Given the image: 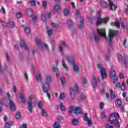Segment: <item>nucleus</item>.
Wrapping results in <instances>:
<instances>
[{"label":"nucleus","mask_w":128,"mask_h":128,"mask_svg":"<svg viewBox=\"0 0 128 128\" xmlns=\"http://www.w3.org/2000/svg\"><path fill=\"white\" fill-rule=\"evenodd\" d=\"M97 32L100 36L106 38V40L108 44V54H106V60L110 62V52L112 50V29H110L108 33V38H106V29H98Z\"/></svg>","instance_id":"nucleus-1"},{"label":"nucleus","mask_w":128,"mask_h":128,"mask_svg":"<svg viewBox=\"0 0 128 128\" xmlns=\"http://www.w3.org/2000/svg\"><path fill=\"white\" fill-rule=\"evenodd\" d=\"M100 14H102V11L99 10L97 12V24L98 26H100V24H106L110 20V18L108 17H106L104 18H100Z\"/></svg>","instance_id":"nucleus-2"},{"label":"nucleus","mask_w":128,"mask_h":128,"mask_svg":"<svg viewBox=\"0 0 128 128\" xmlns=\"http://www.w3.org/2000/svg\"><path fill=\"white\" fill-rule=\"evenodd\" d=\"M67 58L71 64H72V66H73V70L75 72L78 74L80 72V68H78V66H76V62L74 61V56L72 55H68L67 56Z\"/></svg>","instance_id":"nucleus-3"},{"label":"nucleus","mask_w":128,"mask_h":128,"mask_svg":"<svg viewBox=\"0 0 128 128\" xmlns=\"http://www.w3.org/2000/svg\"><path fill=\"white\" fill-rule=\"evenodd\" d=\"M97 67L100 70V76L102 78V79L103 80H104L106 79V78H108V75L106 74V68H103L102 66V64H97Z\"/></svg>","instance_id":"nucleus-4"},{"label":"nucleus","mask_w":128,"mask_h":128,"mask_svg":"<svg viewBox=\"0 0 128 128\" xmlns=\"http://www.w3.org/2000/svg\"><path fill=\"white\" fill-rule=\"evenodd\" d=\"M112 124L116 128H118L120 126V122H118V118H120V114L118 112L112 113Z\"/></svg>","instance_id":"nucleus-5"},{"label":"nucleus","mask_w":128,"mask_h":128,"mask_svg":"<svg viewBox=\"0 0 128 128\" xmlns=\"http://www.w3.org/2000/svg\"><path fill=\"white\" fill-rule=\"evenodd\" d=\"M112 80L113 84L115 86L116 88H118L120 82H118V77L116 76V73L114 70H112Z\"/></svg>","instance_id":"nucleus-6"},{"label":"nucleus","mask_w":128,"mask_h":128,"mask_svg":"<svg viewBox=\"0 0 128 128\" xmlns=\"http://www.w3.org/2000/svg\"><path fill=\"white\" fill-rule=\"evenodd\" d=\"M30 101L28 102V110L32 114V100H34V96H29Z\"/></svg>","instance_id":"nucleus-7"},{"label":"nucleus","mask_w":128,"mask_h":128,"mask_svg":"<svg viewBox=\"0 0 128 128\" xmlns=\"http://www.w3.org/2000/svg\"><path fill=\"white\" fill-rule=\"evenodd\" d=\"M50 84H48V82H46L44 84H43L42 90L44 94H46V92H50Z\"/></svg>","instance_id":"nucleus-8"},{"label":"nucleus","mask_w":128,"mask_h":128,"mask_svg":"<svg viewBox=\"0 0 128 128\" xmlns=\"http://www.w3.org/2000/svg\"><path fill=\"white\" fill-rule=\"evenodd\" d=\"M20 46H21V48H24V49L27 50V52H30V50H28V45H26V44L24 40H21Z\"/></svg>","instance_id":"nucleus-9"},{"label":"nucleus","mask_w":128,"mask_h":128,"mask_svg":"<svg viewBox=\"0 0 128 128\" xmlns=\"http://www.w3.org/2000/svg\"><path fill=\"white\" fill-rule=\"evenodd\" d=\"M92 86L93 88H94L98 86V81H96V77L92 78Z\"/></svg>","instance_id":"nucleus-10"},{"label":"nucleus","mask_w":128,"mask_h":128,"mask_svg":"<svg viewBox=\"0 0 128 128\" xmlns=\"http://www.w3.org/2000/svg\"><path fill=\"white\" fill-rule=\"evenodd\" d=\"M80 95L79 98H78V100L79 102H82L86 100V95L84 94L82 92L78 93Z\"/></svg>","instance_id":"nucleus-11"},{"label":"nucleus","mask_w":128,"mask_h":128,"mask_svg":"<svg viewBox=\"0 0 128 128\" xmlns=\"http://www.w3.org/2000/svg\"><path fill=\"white\" fill-rule=\"evenodd\" d=\"M62 66L63 68L66 70V72L68 70V65L66 64V62L64 61V58H62Z\"/></svg>","instance_id":"nucleus-12"},{"label":"nucleus","mask_w":128,"mask_h":128,"mask_svg":"<svg viewBox=\"0 0 128 128\" xmlns=\"http://www.w3.org/2000/svg\"><path fill=\"white\" fill-rule=\"evenodd\" d=\"M10 108L11 110L14 112L16 110V104L12 101H10Z\"/></svg>","instance_id":"nucleus-13"},{"label":"nucleus","mask_w":128,"mask_h":128,"mask_svg":"<svg viewBox=\"0 0 128 128\" xmlns=\"http://www.w3.org/2000/svg\"><path fill=\"white\" fill-rule=\"evenodd\" d=\"M74 114H82V110L79 106H76L74 110Z\"/></svg>","instance_id":"nucleus-14"},{"label":"nucleus","mask_w":128,"mask_h":128,"mask_svg":"<svg viewBox=\"0 0 128 128\" xmlns=\"http://www.w3.org/2000/svg\"><path fill=\"white\" fill-rule=\"evenodd\" d=\"M58 60H56V66H53L52 67V72H56L58 70Z\"/></svg>","instance_id":"nucleus-15"},{"label":"nucleus","mask_w":128,"mask_h":128,"mask_svg":"<svg viewBox=\"0 0 128 128\" xmlns=\"http://www.w3.org/2000/svg\"><path fill=\"white\" fill-rule=\"evenodd\" d=\"M115 104L117 108L122 107V100L118 98L115 102Z\"/></svg>","instance_id":"nucleus-16"},{"label":"nucleus","mask_w":128,"mask_h":128,"mask_svg":"<svg viewBox=\"0 0 128 128\" xmlns=\"http://www.w3.org/2000/svg\"><path fill=\"white\" fill-rule=\"evenodd\" d=\"M74 106H70L68 111V114L70 116H72V112H74Z\"/></svg>","instance_id":"nucleus-17"},{"label":"nucleus","mask_w":128,"mask_h":128,"mask_svg":"<svg viewBox=\"0 0 128 128\" xmlns=\"http://www.w3.org/2000/svg\"><path fill=\"white\" fill-rule=\"evenodd\" d=\"M100 4L102 8H108V3H106L104 0L100 1Z\"/></svg>","instance_id":"nucleus-18"},{"label":"nucleus","mask_w":128,"mask_h":128,"mask_svg":"<svg viewBox=\"0 0 128 128\" xmlns=\"http://www.w3.org/2000/svg\"><path fill=\"white\" fill-rule=\"evenodd\" d=\"M15 118L16 120H20V118H22V112H18L16 114Z\"/></svg>","instance_id":"nucleus-19"},{"label":"nucleus","mask_w":128,"mask_h":128,"mask_svg":"<svg viewBox=\"0 0 128 128\" xmlns=\"http://www.w3.org/2000/svg\"><path fill=\"white\" fill-rule=\"evenodd\" d=\"M120 88L123 92L126 90V83H124V82H122V85H120V86L118 87V88Z\"/></svg>","instance_id":"nucleus-20"},{"label":"nucleus","mask_w":128,"mask_h":128,"mask_svg":"<svg viewBox=\"0 0 128 128\" xmlns=\"http://www.w3.org/2000/svg\"><path fill=\"white\" fill-rule=\"evenodd\" d=\"M91 38H93L95 42H98L100 40V37L96 34H94L92 36H91Z\"/></svg>","instance_id":"nucleus-21"},{"label":"nucleus","mask_w":128,"mask_h":128,"mask_svg":"<svg viewBox=\"0 0 128 128\" xmlns=\"http://www.w3.org/2000/svg\"><path fill=\"white\" fill-rule=\"evenodd\" d=\"M20 98L22 104H26V99L24 96V94H22V92H20Z\"/></svg>","instance_id":"nucleus-22"},{"label":"nucleus","mask_w":128,"mask_h":128,"mask_svg":"<svg viewBox=\"0 0 128 128\" xmlns=\"http://www.w3.org/2000/svg\"><path fill=\"white\" fill-rule=\"evenodd\" d=\"M72 124L73 126H78V119L74 118L72 120Z\"/></svg>","instance_id":"nucleus-23"},{"label":"nucleus","mask_w":128,"mask_h":128,"mask_svg":"<svg viewBox=\"0 0 128 128\" xmlns=\"http://www.w3.org/2000/svg\"><path fill=\"white\" fill-rule=\"evenodd\" d=\"M100 118L102 120H104V118H106V112L103 111L100 114Z\"/></svg>","instance_id":"nucleus-24"},{"label":"nucleus","mask_w":128,"mask_h":128,"mask_svg":"<svg viewBox=\"0 0 128 128\" xmlns=\"http://www.w3.org/2000/svg\"><path fill=\"white\" fill-rule=\"evenodd\" d=\"M67 24L68 26H74V22L70 19H68L67 20Z\"/></svg>","instance_id":"nucleus-25"},{"label":"nucleus","mask_w":128,"mask_h":128,"mask_svg":"<svg viewBox=\"0 0 128 128\" xmlns=\"http://www.w3.org/2000/svg\"><path fill=\"white\" fill-rule=\"evenodd\" d=\"M8 26L12 28L14 26V22L10 21L8 22Z\"/></svg>","instance_id":"nucleus-26"},{"label":"nucleus","mask_w":128,"mask_h":128,"mask_svg":"<svg viewBox=\"0 0 128 128\" xmlns=\"http://www.w3.org/2000/svg\"><path fill=\"white\" fill-rule=\"evenodd\" d=\"M27 14H30V18H32L34 14V10L32 9H28L27 10Z\"/></svg>","instance_id":"nucleus-27"},{"label":"nucleus","mask_w":128,"mask_h":128,"mask_svg":"<svg viewBox=\"0 0 128 128\" xmlns=\"http://www.w3.org/2000/svg\"><path fill=\"white\" fill-rule=\"evenodd\" d=\"M83 27H84V19H82L80 22L78 28L80 30H82V28Z\"/></svg>","instance_id":"nucleus-28"},{"label":"nucleus","mask_w":128,"mask_h":128,"mask_svg":"<svg viewBox=\"0 0 128 128\" xmlns=\"http://www.w3.org/2000/svg\"><path fill=\"white\" fill-rule=\"evenodd\" d=\"M46 78L48 82H50V83L52 82V76H46Z\"/></svg>","instance_id":"nucleus-29"},{"label":"nucleus","mask_w":128,"mask_h":128,"mask_svg":"<svg viewBox=\"0 0 128 128\" xmlns=\"http://www.w3.org/2000/svg\"><path fill=\"white\" fill-rule=\"evenodd\" d=\"M120 21H116L114 24L113 26H116L118 28H120Z\"/></svg>","instance_id":"nucleus-30"},{"label":"nucleus","mask_w":128,"mask_h":128,"mask_svg":"<svg viewBox=\"0 0 128 128\" xmlns=\"http://www.w3.org/2000/svg\"><path fill=\"white\" fill-rule=\"evenodd\" d=\"M42 114L43 116L46 117L48 116V113L44 109H42Z\"/></svg>","instance_id":"nucleus-31"},{"label":"nucleus","mask_w":128,"mask_h":128,"mask_svg":"<svg viewBox=\"0 0 128 128\" xmlns=\"http://www.w3.org/2000/svg\"><path fill=\"white\" fill-rule=\"evenodd\" d=\"M60 124H59L58 122H56L54 124V128H60Z\"/></svg>","instance_id":"nucleus-32"},{"label":"nucleus","mask_w":128,"mask_h":128,"mask_svg":"<svg viewBox=\"0 0 128 128\" xmlns=\"http://www.w3.org/2000/svg\"><path fill=\"white\" fill-rule=\"evenodd\" d=\"M36 44L38 46H42V40L36 38Z\"/></svg>","instance_id":"nucleus-33"},{"label":"nucleus","mask_w":128,"mask_h":128,"mask_svg":"<svg viewBox=\"0 0 128 128\" xmlns=\"http://www.w3.org/2000/svg\"><path fill=\"white\" fill-rule=\"evenodd\" d=\"M60 108L62 112H66V106H64L62 103L60 104Z\"/></svg>","instance_id":"nucleus-34"},{"label":"nucleus","mask_w":128,"mask_h":128,"mask_svg":"<svg viewBox=\"0 0 128 128\" xmlns=\"http://www.w3.org/2000/svg\"><path fill=\"white\" fill-rule=\"evenodd\" d=\"M24 32L27 34H28L30 32V29L28 26H26L24 28Z\"/></svg>","instance_id":"nucleus-35"},{"label":"nucleus","mask_w":128,"mask_h":128,"mask_svg":"<svg viewBox=\"0 0 128 128\" xmlns=\"http://www.w3.org/2000/svg\"><path fill=\"white\" fill-rule=\"evenodd\" d=\"M54 10H55V12H58V10H60V5H56L55 6H54Z\"/></svg>","instance_id":"nucleus-36"},{"label":"nucleus","mask_w":128,"mask_h":128,"mask_svg":"<svg viewBox=\"0 0 128 128\" xmlns=\"http://www.w3.org/2000/svg\"><path fill=\"white\" fill-rule=\"evenodd\" d=\"M29 4H30L32 6H34L36 4V2L35 0H32L29 1Z\"/></svg>","instance_id":"nucleus-37"},{"label":"nucleus","mask_w":128,"mask_h":128,"mask_svg":"<svg viewBox=\"0 0 128 128\" xmlns=\"http://www.w3.org/2000/svg\"><path fill=\"white\" fill-rule=\"evenodd\" d=\"M118 58L120 62H122V55L121 54H118Z\"/></svg>","instance_id":"nucleus-38"},{"label":"nucleus","mask_w":128,"mask_h":128,"mask_svg":"<svg viewBox=\"0 0 128 128\" xmlns=\"http://www.w3.org/2000/svg\"><path fill=\"white\" fill-rule=\"evenodd\" d=\"M63 12L64 16H68L70 14V11L66 8H64Z\"/></svg>","instance_id":"nucleus-39"},{"label":"nucleus","mask_w":128,"mask_h":128,"mask_svg":"<svg viewBox=\"0 0 128 128\" xmlns=\"http://www.w3.org/2000/svg\"><path fill=\"white\" fill-rule=\"evenodd\" d=\"M109 2V6L110 7V10H112V1L110 0H108Z\"/></svg>","instance_id":"nucleus-40"},{"label":"nucleus","mask_w":128,"mask_h":128,"mask_svg":"<svg viewBox=\"0 0 128 128\" xmlns=\"http://www.w3.org/2000/svg\"><path fill=\"white\" fill-rule=\"evenodd\" d=\"M36 79L38 82H42V77L40 76V74H38L36 76Z\"/></svg>","instance_id":"nucleus-41"},{"label":"nucleus","mask_w":128,"mask_h":128,"mask_svg":"<svg viewBox=\"0 0 128 128\" xmlns=\"http://www.w3.org/2000/svg\"><path fill=\"white\" fill-rule=\"evenodd\" d=\"M84 120L85 122H87V120H90L88 118V113H85L84 114Z\"/></svg>","instance_id":"nucleus-42"},{"label":"nucleus","mask_w":128,"mask_h":128,"mask_svg":"<svg viewBox=\"0 0 128 128\" xmlns=\"http://www.w3.org/2000/svg\"><path fill=\"white\" fill-rule=\"evenodd\" d=\"M60 80H61L62 84V86H64V84H66V78H64V77H61Z\"/></svg>","instance_id":"nucleus-43"},{"label":"nucleus","mask_w":128,"mask_h":128,"mask_svg":"<svg viewBox=\"0 0 128 128\" xmlns=\"http://www.w3.org/2000/svg\"><path fill=\"white\" fill-rule=\"evenodd\" d=\"M66 98V95H64V93H61L60 95V100H64Z\"/></svg>","instance_id":"nucleus-44"},{"label":"nucleus","mask_w":128,"mask_h":128,"mask_svg":"<svg viewBox=\"0 0 128 128\" xmlns=\"http://www.w3.org/2000/svg\"><path fill=\"white\" fill-rule=\"evenodd\" d=\"M88 122V126H92V120L89 119L88 120L86 121Z\"/></svg>","instance_id":"nucleus-45"},{"label":"nucleus","mask_w":128,"mask_h":128,"mask_svg":"<svg viewBox=\"0 0 128 128\" xmlns=\"http://www.w3.org/2000/svg\"><path fill=\"white\" fill-rule=\"evenodd\" d=\"M118 10V5L116 4H112V10H114V12H116V10Z\"/></svg>","instance_id":"nucleus-46"},{"label":"nucleus","mask_w":128,"mask_h":128,"mask_svg":"<svg viewBox=\"0 0 128 128\" xmlns=\"http://www.w3.org/2000/svg\"><path fill=\"white\" fill-rule=\"evenodd\" d=\"M119 78L120 80L124 78V73L120 72V74H119Z\"/></svg>","instance_id":"nucleus-47"},{"label":"nucleus","mask_w":128,"mask_h":128,"mask_svg":"<svg viewBox=\"0 0 128 128\" xmlns=\"http://www.w3.org/2000/svg\"><path fill=\"white\" fill-rule=\"evenodd\" d=\"M109 72L111 80H112V68H110V70H109Z\"/></svg>","instance_id":"nucleus-48"},{"label":"nucleus","mask_w":128,"mask_h":128,"mask_svg":"<svg viewBox=\"0 0 128 128\" xmlns=\"http://www.w3.org/2000/svg\"><path fill=\"white\" fill-rule=\"evenodd\" d=\"M10 124H10L8 122H6L5 124V128H10Z\"/></svg>","instance_id":"nucleus-49"},{"label":"nucleus","mask_w":128,"mask_h":128,"mask_svg":"<svg viewBox=\"0 0 128 128\" xmlns=\"http://www.w3.org/2000/svg\"><path fill=\"white\" fill-rule=\"evenodd\" d=\"M112 114H110V116H109V122L110 124H112Z\"/></svg>","instance_id":"nucleus-50"},{"label":"nucleus","mask_w":128,"mask_h":128,"mask_svg":"<svg viewBox=\"0 0 128 128\" xmlns=\"http://www.w3.org/2000/svg\"><path fill=\"white\" fill-rule=\"evenodd\" d=\"M74 94V90L73 89V88H71L70 89V96H72V94Z\"/></svg>","instance_id":"nucleus-51"},{"label":"nucleus","mask_w":128,"mask_h":128,"mask_svg":"<svg viewBox=\"0 0 128 128\" xmlns=\"http://www.w3.org/2000/svg\"><path fill=\"white\" fill-rule=\"evenodd\" d=\"M16 18H20L22 17V13L21 12H18L16 14Z\"/></svg>","instance_id":"nucleus-52"},{"label":"nucleus","mask_w":128,"mask_h":128,"mask_svg":"<svg viewBox=\"0 0 128 128\" xmlns=\"http://www.w3.org/2000/svg\"><path fill=\"white\" fill-rule=\"evenodd\" d=\"M42 6H43V8L44 10H45V8H46V2L44 1V0L43 1Z\"/></svg>","instance_id":"nucleus-53"},{"label":"nucleus","mask_w":128,"mask_h":128,"mask_svg":"<svg viewBox=\"0 0 128 128\" xmlns=\"http://www.w3.org/2000/svg\"><path fill=\"white\" fill-rule=\"evenodd\" d=\"M38 106L39 108L40 109H42V102H39L38 104Z\"/></svg>","instance_id":"nucleus-54"},{"label":"nucleus","mask_w":128,"mask_h":128,"mask_svg":"<svg viewBox=\"0 0 128 128\" xmlns=\"http://www.w3.org/2000/svg\"><path fill=\"white\" fill-rule=\"evenodd\" d=\"M83 84H87L88 80L86 79V78H84Z\"/></svg>","instance_id":"nucleus-55"},{"label":"nucleus","mask_w":128,"mask_h":128,"mask_svg":"<svg viewBox=\"0 0 128 128\" xmlns=\"http://www.w3.org/2000/svg\"><path fill=\"white\" fill-rule=\"evenodd\" d=\"M118 34V30H112V36H116Z\"/></svg>","instance_id":"nucleus-56"},{"label":"nucleus","mask_w":128,"mask_h":128,"mask_svg":"<svg viewBox=\"0 0 128 128\" xmlns=\"http://www.w3.org/2000/svg\"><path fill=\"white\" fill-rule=\"evenodd\" d=\"M6 55L7 60H8V62H10V56L8 55V52H6Z\"/></svg>","instance_id":"nucleus-57"},{"label":"nucleus","mask_w":128,"mask_h":128,"mask_svg":"<svg viewBox=\"0 0 128 128\" xmlns=\"http://www.w3.org/2000/svg\"><path fill=\"white\" fill-rule=\"evenodd\" d=\"M47 34H48V36H52V30H48Z\"/></svg>","instance_id":"nucleus-58"},{"label":"nucleus","mask_w":128,"mask_h":128,"mask_svg":"<svg viewBox=\"0 0 128 128\" xmlns=\"http://www.w3.org/2000/svg\"><path fill=\"white\" fill-rule=\"evenodd\" d=\"M36 18H38V17L34 15L32 18V20L33 22H36Z\"/></svg>","instance_id":"nucleus-59"},{"label":"nucleus","mask_w":128,"mask_h":128,"mask_svg":"<svg viewBox=\"0 0 128 128\" xmlns=\"http://www.w3.org/2000/svg\"><path fill=\"white\" fill-rule=\"evenodd\" d=\"M41 18L42 20H46V15H44V14H42Z\"/></svg>","instance_id":"nucleus-60"},{"label":"nucleus","mask_w":128,"mask_h":128,"mask_svg":"<svg viewBox=\"0 0 128 128\" xmlns=\"http://www.w3.org/2000/svg\"><path fill=\"white\" fill-rule=\"evenodd\" d=\"M104 106V103L101 102L100 105V108H101V110H102Z\"/></svg>","instance_id":"nucleus-61"},{"label":"nucleus","mask_w":128,"mask_h":128,"mask_svg":"<svg viewBox=\"0 0 128 128\" xmlns=\"http://www.w3.org/2000/svg\"><path fill=\"white\" fill-rule=\"evenodd\" d=\"M124 64H125L127 68H128V61L124 59Z\"/></svg>","instance_id":"nucleus-62"},{"label":"nucleus","mask_w":128,"mask_h":128,"mask_svg":"<svg viewBox=\"0 0 128 128\" xmlns=\"http://www.w3.org/2000/svg\"><path fill=\"white\" fill-rule=\"evenodd\" d=\"M125 8H126V14H128V5L126 4H125Z\"/></svg>","instance_id":"nucleus-63"},{"label":"nucleus","mask_w":128,"mask_h":128,"mask_svg":"<svg viewBox=\"0 0 128 128\" xmlns=\"http://www.w3.org/2000/svg\"><path fill=\"white\" fill-rule=\"evenodd\" d=\"M106 128H112V126H110L108 124H106Z\"/></svg>","instance_id":"nucleus-64"}]
</instances>
